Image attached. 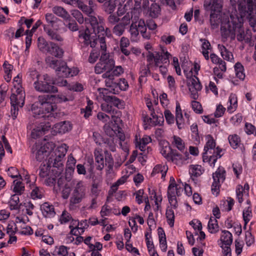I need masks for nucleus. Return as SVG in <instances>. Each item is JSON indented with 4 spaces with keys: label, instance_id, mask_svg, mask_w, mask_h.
Returning <instances> with one entry per match:
<instances>
[{
    "label": "nucleus",
    "instance_id": "nucleus-1",
    "mask_svg": "<svg viewBox=\"0 0 256 256\" xmlns=\"http://www.w3.org/2000/svg\"><path fill=\"white\" fill-rule=\"evenodd\" d=\"M98 19L95 16L86 18L84 22L86 24H90L91 28H86L84 30L78 32V38L82 40V42L86 46H90L94 48L98 43V36L100 32H104V20L98 16Z\"/></svg>",
    "mask_w": 256,
    "mask_h": 256
},
{
    "label": "nucleus",
    "instance_id": "nucleus-2",
    "mask_svg": "<svg viewBox=\"0 0 256 256\" xmlns=\"http://www.w3.org/2000/svg\"><path fill=\"white\" fill-rule=\"evenodd\" d=\"M233 14L240 18L242 20H247L252 26L256 24V0H230Z\"/></svg>",
    "mask_w": 256,
    "mask_h": 256
},
{
    "label": "nucleus",
    "instance_id": "nucleus-3",
    "mask_svg": "<svg viewBox=\"0 0 256 256\" xmlns=\"http://www.w3.org/2000/svg\"><path fill=\"white\" fill-rule=\"evenodd\" d=\"M244 21L242 18H238L236 15L230 16L228 20H223L220 26L222 38L226 40L228 38L234 40L236 34L237 40L242 42L244 40L245 34L243 28Z\"/></svg>",
    "mask_w": 256,
    "mask_h": 256
},
{
    "label": "nucleus",
    "instance_id": "nucleus-4",
    "mask_svg": "<svg viewBox=\"0 0 256 256\" xmlns=\"http://www.w3.org/2000/svg\"><path fill=\"white\" fill-rule=\"evenodd\" d=\"M38 101L32 105L31 110L34 118H55L54 110L56 106L52 103L47 102L48 98L45 96H39Z\"/></svg>",
    "mask_w": 256,
    "mask_h": 256
},
{
    "label": "nucleus",
    "instance_id": "nucleus-5",
    "mask_svg": "<svg viewBox=\"0 0 256 256\" xmlns=\"http://www.w3.org/2000/svg\"><path fill=\"white\" fill-rule=\"evenodd\" d=\"M47 64L54 69L58 77L68 78L76 75L77 73L72 72L66 62L54 59L52 57H48L46 59Z\"/></svg>",
    "mask_w": 256,
    "mask_h": 256
},
{
    "label": "nucleus",
    "instance_id": "nucleus-6",
    "mask_svg": "<svg viewBox=\"0 0 256 256\" xmlns=\"http://www.w3.org/2000/svg\"><path fill=\"white\" fill-rule=\"evenodd\" d=\"M54 84V80L48 74H44L34 83L35 90L43 93L57 92L58 88Z\"/></svg>",
    "mask_w": 256,
    "mask_h": 256
},
{
    "label": "nucleus",
    "instance_id": "nucleus-7",
    "mask_svg": "<svg viewBox=\"0 0 256 256\" xmlns=\"http://www.w3.org/2000/svg\"><path fill=\"white\" fill-rule=\"evenodd\" d=\"M72 196L70 199L69 208L74 210L77 205L80 204L86 196V188L82 180L76 181Z\"/></svg>",
    "mask_w": 256,
    "mask_h": 256
},
{
    "label": "nucleus",
    "instance_id": "nucleus-8",
    "mask_svg": "<svg viewBox=\"0 0 256 256\" xmlns=\"http://www.w3.org/2000/svg\"><path fill=\"white\" fill-rule=\"evenodd\" d=\"M67 150L63 146L58 147L55 150L51 153L48 158L49 162L52 164V168L58 169L56 174L62 173L64 169V158L66 154Z\"/></svg>",
    "mask_w": 256,
    "mask_h": 256
},
{
    "label": "nucleus",
    "instance_id": "nucleus-9",
    "mask_svg": "<svg viewBox=\"0 0 256 256\" xmlns=\"http://www.w3.org/2000/svg\"><path fill=\"white\" fill-rule=\"evenodd\" d=\"M176 118L168 110H166L164 111V115L166 120L168 124H174L176 120L178 128L180 130L184 128V119L180 102L176 101Z\"/></svg>",
    "mask_w": 256,
    "mask_h": 256
},
{
    "label": "nucleus",
    "instance_id": "nucleus-10",
    "mask_svg": "<svg viewBox=\"0 0 256 256\" xmlns=\"http://www.w3.org/2000/svg\"><path fill=\"white\" fill-rule=\"evenodd\" d=\"M49 144H47L42 145V144L36 142L32 146L31 150L32 157L38 162H42L45 160L49 154L48 147V145Z\"/></svg>",
    "mask_w": 256,
    "mask_h": 256
},
{
    "label": "nucleus",
    "instance_id": "nucleus-11",
    "mask_svg": "<svg viewBox=\"0 0 256 256\" xmlns=\"http://www.w3.org/2000/svg\"><path fill=\"white\" fill-rule=\"evenodd\" d=\"M187 85L190 92L191 98L194 100H196L198 96V92L202 88V86L198 78L192 74V76L187 80Z\"/></svg>",
    "mask_w": 256,
    "mask_h": 256
},
{
    "label": "nucleus",
    "instance_id": "nucleus-12",
    "mask_svg": "<svg viewBox=\"0 0 256 256\" xmlns=\"http://www.w3.org/2000/svg\"><path fill=\"white\" fill-rule=\"evenodd\" d=\"M114 60H110L108 62H102V61L98 62L94 67L95 72L97 74H100L104 72L102 74V77L110 76V74H111L110 71L114 68Z\"/></svg>",
    "mask_w": 256,
    "mask_h": 256
},
{
    "label": "nucleus",
    "instance_id": "nucleus-13",
    "mask_svg": "<svg viewBox=\"0 0 256 256\" xmlns=\"http://www.w3.org/2000/svg\"><path fill=\"white\" fill-rule=\"evenodd\" d=\"M180 190L181 187L179 185H168L167 192L168 198L171 206L174 208H176L178 206L176 196L180 195Z\"/></svg>",
    "mask_w": 256,
    "mask_h": 256
},
{
    "label": "nucleus",
    "instance_id": "nucleus-14",
    "mask_svg": "<svg viewBox=\"0 0 256 256\" xmlns=\"http://www.w3.org/2000/svg\"><path fill=\"white\" fill-rule=\"evenodd\" d=\"M25 96L23 88L16 90V92L12 94L10 96L11 105L18 106L20 108H22L24 104Z\"/></svg>",
    "mask_w": 256,
    "mask_h": 256
},
{
    "label": "nucleus",
    "instance_id": "nucleus-15",
    "mask_svg": "<svg viewBox=\"0 0 256 256\" xmlns=\"http://www.w3.org/2000/svg\"><path fill=\"white\" fill-rule=\"evenodd\" d=\"M207 142L204 147V152L202 154L203 162H206V160L208 158L210 154H212V151L216 148V143L213 137L210 134L206 136Z\"/></svg>",
    "mask_w": 256,
    "mask_h": 256
},
{
    "label": "nucleus",
    "instance_id": "nucleus-16",
    "mask_svg": "<svg viewBox=\"0 0 256 256\" xmlns=\"http://www.w3.org/2000/svg\"><path fill=\"white\" fill-rule=\"evenodd\" d=\"M36 180V176H33L32 184H29V188L31 190L30 196L32 199H41L44 196L43 189L36 186L35 182Z\"/></svg>",
    "mask_w": 256,
    "mask_h": 256
},
{
    "label": "nucleus",
    "instance_id": "nucleus-17",
    "mask_svg": "<svg viewBox=\"0 0 256 256\" xmlns=\"http://www.w3.org/2000/svg\"><path fill=\"white\" fill-rule=\"evenodd\" d=\"M49 44L46 53L49 54L59 58H62L64 54V50L62 48L52 42H50Z\"/></svg>",
    "mask_w": 256,
    "mask_h": 256
},
{
    "label": "nucleus",
    "instance_id": "nucleus-18",
    "mask_svg": "<svg viewBox=\"0 0 256 256\" xmlns=\"http://www.w3.org/2000/svg\"><path fill=\"white\" fill-rule=\"evenodd\" d=\"M44 30L46 33L48 38L51 40L57 42H62L64 40L63 37L56 31L51 28L44 25Z\"/></svg>",
    "mask_w": 256,
    "mask_h": 256
},
{
    "label": "nucleus",
    "instance_id": "nucleus-19",
    "mask_svg": "<svg viewBox=\"0 0 256 256\" xmlns=\"http://www.w3.org/2000/svg\"><path fill=\"white\" fill-rule=\"evenodd\" d=\"M51 125L48 122L44 124L43 123H41L40 126L32 130L31 133L32 138L36 139L44 134L46 132L48 131Z\"/></svg>",
    "mask_w": 256,
    "mask_h": 256
},
{
    "label": "nucleus",
    "instance_id": "nucleus-20",
    "mask_svg": "<svg viewBox=\"0 0 256 256\" xmlns=\"http://www.w3.org/2000/svg\"><path fill=\"white\" fill-rule=\"evenodd\" d=\"M222 152V149L218 147L216 148L212 152V154H210L206 160V162L209 163L210 166L214 168L217 160L222 156L223 154Z\"/></svg>",
    "mask_w": 256,
    "mask_h": 256
},
{
    "label": "nucleus",
    "instance_id": "nucleus-21",
    "mask_svg": "<svg viewBox=\"0 0 256 256\" xmlns=\"http://www.w3.org/2000/svg\"><path fill=\"white\" fill-rule=\"evenodd\" d=\"M99 43L100 44V49L102 50L101 56L100 58L99 62H108L110 60H114L110 58L109 53L106 52V39L104 37L99 36Z\"/></svg>",
    "mask_w": 256,
    "mask_h": 256
},
{
    "label": "nucleus",
    "instance_id": "nucleus-22",
    "mask_svg": "<svg viewBox=\"0 0 256 256\" xmlns=\"http://www.w3.org/2000/svg\"><path fill=\"white\" fill-rule=\"evenodd\" d=\"M204 172V170L200 165L196 164L190 166L189 173L193 180H194L195 178L200 176Z\"/></svg>",
    "mask_w": 256,
    "mask_h": 256
},
{
    "label": "nucleus",
    "instance_id": "nucleus-23",
    "mask_svg": "<svg viewBox=\"0 0 256 256\" xmlns=\"http://www.w3.org/2000/svg\"><path fill=\"white\" fill-rule=\"evenodd\" d=\"M40 210L45 217H52L55 215L54 208L48 202H44L40 206Z\"/></svg>",
    "mask_w": 256,
    "mask_h": 256
},
{
    "label": "nucleus",
    "instance_id": "nucleus-24",
    "mask_svg": "<svg viewBox=\"0 0 256 256\" xmlns=\"http://www.w3.org/2000/svg\"><path fill=\"white\" fill-rule=\"evenodd\" d=\"M226 176V171L224 168L220 166L215 172L212 174V178L214 181L222 183Z\"/></svg>",
    "mask_w": 256,
    "mask_h": 256
},
{
    "label": "nucleus",
    "instance_id": "nucleus-25",
    "mask_svg": "<svg viewBox=\"0 0 256 256\" xmlns=\"http://www.w3.org/2000/svg\"><path fill=\"white\" fill-rule=\"evenodd\" d=\"M168 170V168L166 165L157 164L153 168L151 176H154L157 174H160L162 179L164 180Z\"/></svg>",
    "mask_w": 256,
    "mask_h": 256
},
{
    "label": "nucleus",
    "instance_id": "nucleus-26",
    "mask_svg": "<svg viewBox=\"0 0 256 256\" xmlns=\"http://www.w3.org/2000/svg\"><path fill=\"white\" fill-rule=\"evenodd\" d=\"M136 18L134 17L130 28V39L132 42H136L140 38L139 32L137 28Z\"/></svg>",
    "mask_w": 256,
    "mask_h": 256
},
{
    "label": "nucleus",
    "instance_id": "nucleus-27",
    "mask_svg": "<svg viewBox=\"0 0 256 256\" xmlns=\"http://www.w3.org/2000/svg\"><path fill=\"white\" fill-rule=\"evenodd\" d=\"M159 144L160 146V153L164 158L168 160L172 151L168 142L167 140L161 141L159 142Z\"/></svg>",
    "mask_w": 256,
    "mask_h": 256
},
{
    "label": "nucleus",
    "instance_id": "nucleus-28",
    "mask_svg": "<svg viewBox=\"0 0 256 256\" xmlns=\"http://www.w3.org/2000/svg\"><path fill=\"white\" fill-rule=\"evenodd\" d=\"M104 100L106 102L109 103L112 106V104L118 108H122L124 106V102L113 95L104 96Z\"/></svg>",
    "mask_w": 256,
    "mask_h": 256
},
{
    "label": "nucleus",
    "instance_id": "nucleus-29",
    "mask_svg": "<svg viewBox=\"0 0 256 256\" xmlns=\"http://www.w3.org/2000/svg\"><path fill=\"white\" fill-rule=\"evenodd\" d=\"M52 168V164L49 162V159L48 160L46 164H41L39 168V176L42 178H45L51 174L52 172L50 171V168Z\"/></svg>",
    "mask_w": 256,
    "mask_h": 256
},
{
    "label": "nucleus",
    "instance_id": "nucleus-30",
    "mask_svg": "<svg viewBox=\"0 0 256 256\" xmlns=\"http://www.w3.org/2000/svg\"><path fill=\"white\" fill-rule=\"evenodd\" d=\"M52 11L54 14L63 18L64 20L70 18L69 13L62 6H55L52 8Z\"/></svg>",
    "mask_w": 256,
    "mask_h": 256
},
{
    "label": "nucleus",
    "instance_id": "nucleus-31",
    "mask_svg": "<svg viewBox=\"0 0 256 256\" xmlns=\"http://www.w3.org/2000/svg\"><path fill=\"white\" fill-rule=\"evenodd\" d=\"M146 24L143 19H140L138 21L137 28L138 32H140L142 36L146 39H149L150 37V34L146 32Z\"/></svg>",
    "mask_w": 256,
    "mask_h": 256
},
{
    "label": "nucleus",
    "instance_id": "nucleus-32",
    "mask_svg": "<svg viewBox=\"0 0 256 256\" xmlns=\"http://www.w3.org/2000/svg\"><path fill=\"white\" fill-rule=\"evenodd\" d=\"M19 194H14L11 196L10 200L8 202V206L11 210H18L20 208L21 204H19Z\"/></svg>",
    "mask_w": 256,
    "mask_h": 256
},
{
    "label": "nucleus",
    "instance_id": "nucleus-33",
    "mask_svg": "<svg viewBox=\"0 0 256 256\" xmlns=\"http://www.w3.org/2000/svg\"><path fill=\"white\" fill-rule=\"evenodd\" d=\"M102 178L100 177L96 178L93 180V182L90 188V195L92 197L98 198L99 196L100 190H98L99 184L101 182Z\"/></svg>",
    "mask_w": 256,
    "mask_h": 256
},
{
    "label": "nucleus",
    "instance_id": "nucleus-34",
    "mask_svg": "<svg viewBox=\"0 0 256 256\" xmlns=\"http://www.w3.org/2000/svg\"><path fill=\"white\" fill-rule=\"evenodd\" d=\"M102 10L107 14H112L114 11L116 4L112 0H106V1L102 3Z\"/></svg>",
    "mask_w": 256,
    "mask_h": 256
},
{
    "label": "nucleus",
    "instance_id": "nucleus-35",
    "mask_svg": "<svg viewBox=\"0 0 256 256\" xmlns=\"http://www.w3.org/2000/svg\"><path fill=\"white\" fill-rule=\"evenodd\" d=\"M228 18H226L225 20L224 18L222 20L221 22L223 20L226 21V20H228ZM210 22L212 29L218 28L220 22V15L214 12H212L210 14Z\"/></svg>",
    "mask_w": 256,
    "mask_h": 256
},
{
    "label": "nucleus",
    "instance_id": "nucleus-36",
    "mask_svg": "<svg viewBox=\"0 0 256 256\" xmlns=\"http://www.w3.org/2000/svg\"><path fill=\"white\" fill-rule=\"evenodd\" d=\"M102 78H105L104 82L106 86L110 88V92H112L114 94H116V92H118V90H116V82L114 81V77L111 75V74H110V76Z\"/></svg>",
    "mask_w": 256,
    "mask_h": 256
},
{
    "label": "nucleus",
    "instance_id": "nucleus-37",
    "mask_svg": "<svg viewBox=\"0 0 256 256\" xmlns=\"http://www.w3.org/2000/svg\"><path fill=\"white\" fill-rule=\"evenodd\" d=\"M208 231L211 234H216L219 230V226L216 218L211 216L208 224Z\"/></svg>",
    "mask_w": 256,
    "mask_h": 256
},
{
    "label": "nucleus",
    "instance_id": "nucleus-38",
    "mask_svg": "<svg viewBox=\"0 0 256 256\" xmlns=\"http://www.w3.org/2000/svg\"><path fill=\"white\" fill-rule=\"evenodd\" d=\"M94 154L96 162L97 164H96V169L101 170L104 168V166L103 154L99 150H95Z\"/></svg>",
    "mask_w": 256,
    "mask_h": 256
},
{
    "label": "nucleus",
    "instance_id": "nucleus-39",
    "mask_svg": "<svg viewBox=\"0 0 256 256\" xmlns=\"http://www.w3.org/2000/svg\"><path fill=\"white\" fill-rule=\"evenodd\" d=\"M58 169L56 168H52V174H50V175L48 176L47 178H46V179L45 180V184L48 186H52L54 185V184L56 182V176H59L61 173L60 174H56V172H57Z\"/></svg>",
    "mask_w": 256,
    "mask_h": 256
},
{
    "label": "nucleus",
    "instance_id": "nucleus-40",
    "mask_svg": "<svg viewBox=\"0 0 256 256\" xmlns=\"http://www.w3.org/2000/svg\"><path fill=\"white\" fill-rule=\"evenodd\" d=\"M222 234L220 236V241L222 245H231L232 242V234L226 230H222Z\"/></svg>",
    "mask_w": 256,
    "mask_h": 256
},
{
    "label": "nucleus",
    "instance_id": "nucleus-41",
    "mask_svg": "<svg viewBox=\"0 0 256 256\" xmlns=\"http://www.w3.org/2000/svg\"><path fill=\"white\" fill-rule=\"evenodd\" d=\"M46 20L48 24H45L50 28H54L56 24L60 21V20L56 17L54 14L47 13L45 15Z\"/></svg>",
    "mask_w": 256,
    "mask_h": 256
},
{
    "label": "nucleus",
    "instance_id": "nucleus-42",
    "mask_svg": "<svg viewBox=\"0 0 256 256\" xmlns=\"http://www.w3.org/2000/svg\"><path fill=\"white\" fill-rule=\"evenodd\" d=\"M77 4L78 8L88 16V18L94 16L92 14H94V10L92 8L85 4L82 2L80 0L77 1Z\"/></svg>",
    "mask_w": 256,
    "mask_h": 256
},
{
    "label": "nucleus",
    "instance_id": "nucleus-43",
    "mask_svg": "<svg viewBox=\"0 0 256 256\" xmlns=\"http://www.w3.org/2000/svg\"><path fill=\"white\" fill-rule=\"evenodd\" d=\"M3 68L6 74V75L4 76V80L7 82H9L12 78V72L14 66L10 64L8 62L5 61L3 64Z\"/></svg>",
    "mask_w": 256,
    "mask_h": 256
},
{
    "label": "nucleus",
    "instance_id": "nucleus-44",
    "mask_svg": "<svg viewBox=\"0 0 256 256\" xmlns=\"http://www.w3.org/2000/svg\"><path fill=\"white\" fill-rule=\"evenodd\" d=\"M104 146L105 149L109 150L112 152L116 151V144L114 138H106L103 139Z\"/></svg>",
    "mask_w": 256,
    "mask_h": 256
},
{
    "label": "nucleus",
    "instance_id": "nucleus-45",
    "mask_svg": "<svg viewBox=\"0 0 256 256\" xmlns=\"http://www.w3.org/2000/svg\"><path fill=\"white\" fill-rule=\"evenodd\" d=\"M160 6L156 2L152 3L149 8L150 16L153 18H156L158 17V16L160 14Z\"/></svg>",
    "mask_w": 256,
    "mask_h": 256
},
{
    "label": "nucleus",
    "instance_id": "nucleus-46",
    "mask_svg": "<svg viewBox=\"0 0 256 256\" xmlns=\"http://www.w3.org/2000/svg\"><path fill=\"white\" fill-rule=\"evenodd\" d=\"M252 206H249L247 208H246L242 212V218L244 222V228H246L248 223L250 222L252 218Z\"/></svg>",
    "mask_w": 256,
    "mask_h": 256
},
{
    "label": "nucleus",
    "instance_id": "nucleus-47",
    "mask_svg": "<svg viewBox=\"0 0 256 256\" xmlns=\"http://www.w3.org/2000/svg\"><path fill=\"white\" fill-rule=\"evenodd\" d=\"M13 191L15 194L20 195L24 190V186L21 180H14L13 182Z\"/></svg>",
    "mask_w": 256,
    "mask_h": 256
},
{
    "label": "nucleus",
    "instance_id": "nucleus-48",
    "mask_svg": "<svg viewBox=\"0 0 256 256\" xmlns=\"http://www.w3.org/2000/svg\"><path fill=\"white\" fill-rule=\"evenodd\" d=\"M55 128L58 129V131L60 133H65L71 130L72 126L69 122H62L55 125Z\"/></svg>",
    "mask_w": 256,
    "mask_h": 256
},
{
    "label": "nucleus",
    "instance_id": "nucleus-49",
    "mask_svg": "<svg viewBox=\"0 0 256 256\" xmlns=\"http://www.w3.org/2000/svg\"><path fill=\"white\" fill-rule=\"evenodd\" d=\"M234 70L236 76L241 80H244L245 78V74L244 72V68L241 63L238 62L234 65Z\"/></svg>",
    "mask_w": 256,
    "mask_h": 256
},
{
    "label": "nucleus",
    "instance_id": "nucleus-50",
    "mask_svg": "<svg viewBox=\"0 0 256 256\" xmlns=\"http://www.w3.org/2000/svg\"><path fill=\"white\" fill-rule=\"evenodd\" d=\"M66 24L65 26L68 28V30L72 32H76L78 30V26L76 20L72 19L70 16V19H66L64 20Z\"/></svg>",
    "mask_w": 256,
    "mask_h": 256
},
{
    "label": "nucleus",
    "instance_id": "nucleus-51",
    "mask_svg": "<svg viewBox=\"0 0 256 256\" xmlns=\"http://www.w3.org/2000/svg\"><path fill=\"white\" fill-rule=\"evenodd\" d=\"M50 42H47L42 36L38 39V49L42 52L46 53L49 46Z\"/></svg>",
    "mask_w": 256,
    "mask_h": 256
},
{
    "label": "nucleus",
    "instance_id": "nucleus-52",
    "mask_svg": "<svg viewBox=\"0 0 256 256\" xmlns=\"http://www.w3.org/2000/svg\"><path fill=\"white\" fill-rule=\"evenodd\" d=\"M201 41L202 42V54H203L204 56V58H206V60H208L209 59V56H208L209 52H208V50H210V48H211V46H210V42H208V40H206V39H204V40L202 39Z\"/></svg>",
    "mask_w": 256,
    "mask_h": 256
},
{
    "label": "nucleus",
    "instance_id": "nucleus-53",
    "mask_svg": "<svg viewBox=\"0 0 256 256\" xmlns=\"http://www.w3.org/2000/svg\"><path fill=\"white\" fill-rule=\"evenodd\" d=\"M228 102L230 106L228 107V110L230 112H232L236 110L238 106L237 98L235 94H231L230 96Z\"/></svg>",
    "mask_w": 256,
    "mask_h": 256
},
{
    "label": "nucleus",
    "instance_id": "nucleus-54",
    "mask_svg": "<svg viewBox=\"0 0 256 256\" xmlns=\"http://www.w3.org/2000/svg\"><path fill=\"white\" fill-rule=\"evenodd\" d=\"M101 108L102 111L110 114L112 118L114 117V115L117 112V110L109 103L102 104H101Z\"/></svg>",
    "mask_w": 256,
    "mask_h": 256
},
{
    "label": "nucleus",
    "instance_id": "nucleus-55",
    "mask_svg": "<svg viewBox=\"0 0 256 256\" xmlns=\"http://www.w3.org/2000/svg\"><path fill=\"white\" fill-rule=\"evenodd\" d=\"M218 48L224 59L229 61L232 58V52L228 51L224 46L218 44Z\"/></svg>",
    "mask_w": 256,
    "mask_h": 256
},
{
    "label": "nucleus",
    "instance_id": "nucleus-56",
    "mask_svg": "<svg viewBox=\"0 0 256 256\" xmlns=\"http://www.w3.org/2000/svg\"><path fill=\"white\" fill-rule=\"evenodd\" d=\"M230 146L234 149L236 148L240 142V138L236 134L230 135L228 138Z\"/></svg>",
    "mask_w": 256,
    "mask_h": 256
},
{
    "label": "nucleus",
    "instance_id": "nucleus-57",
    "mask_svg": "<svg viewBox=\"0 0 256 256\" xmlns=\"http://www.w3.org/2000/svg\"><path fill=\"white\" fill-rule=\"evenodd\" d=\"M160 55L162 56L161 58V62L164 64H169V58L170 54L167 51L166 48L164 46H160Z\"/></svg>",
    "mask_w": 256,
    "mask_h": 256
},
{
    "label": "nucleus",
    "instance_id": "nucleus-58",
    "mask_svg": "<svg viewBox=\"0 0 256 256\" xmlns=\"http://www.w3.org/2000/svg\"><path fill=\"white\" fill-rule=\"evenodd\" d=\"M167 222L170 227H173L174 222V210L171 208H167L166 212Z\"/></svg>",
    "mask_w": 256,
    "mask_h": 256
},
{
    "label": "nucleus",
    "instance_id": "nucleus-59",
    "mask_svg": "<svg viewBox=\"0 0 256 256\" xmlns=\"http://www.w3.org/2000/svg\"><path fill=\"white\" fill-rule=\"evenodd\" d=\"M174 141L172 144L176 146L178 150L181 152H183L184 150V144L182 142V138L178 136H173Z\"/></svg>",
    "mask_w": 256,
    "mask_h": 256
},
{
    "label": "nucleus",
    "instance_id": "nucleus-60",
    "mask_svg": "<svg viewBox=\"0 0 256 256\" xmlns=\"http://www.w3.org/2000/svg\"><path fill=\"white\" fill-rule=\"evenodd\" d=\"M71 14L80 24H82L84 22L82 14L78 10H72L71 11Z\"/></svg>",
    "mask_w": 256,
    "mask_h": 256
},
{
    "label": "nucleus",
    "instance_id": "nucleus-61",
    "mask_svg": "<svg viewBox=\"0 0 256 256\" xmlns=\"http://www.w3.org/2000/svg\"><path fill=\"white\" fill-rule=\"evenodd\" d=\"M125 28L124 24L120 22L114 27L113 32L116 36H120L123 34Z\"/></svg>",
    "mask_w": 256,
    "mask_h": 256
},
{
    "label": "nucleus",
    "instance_id": "nucleus-62",
    "mask_svg": "<svg viewBox=\"0 0 256 256\" xmlns=\"http://www.w3.org/2000/svg\"><path fill=\"white\" fill-rule=\"evenodd\" d=\"M116 84V89L118 88L121 90H126L128 88V82L125 78H120Z\"/></svg>",
    "mask_w": 256,
    "mask_h": 256
},
{
    "label": "nucleus",
    "instance_id": "nucleus-63",
    "mask_svg": "<svg viewBox=\"0 0 256 256\" xmlns=\"http://www.w3.org/2000/svg\"><path fill=\"white\" fill-rule=\"evenodd\" d=\"M76 163V160L72 156H69L66 162V169H68L70 171L74 170Z\"/></svg>",
    "mask_w": 256,
    "mask_h": 256
},
{
    "label": "nucleus",
    "instance_id": "nucleus-64",
    "mask_svg": "<svg viewBox=\"0 0 256 256\" xmlns=\"http://www.w3.org/2000/svg\"><path fill=\"white\" fill-rule=\"evenodd\" d=\"M192 106L194 111L198 114H202L203 112V109L201 104L196 100H193L192 102Z\"/></svg>",
    "mask_w": 256,
    "mask_h": 256
}]
</instances>
